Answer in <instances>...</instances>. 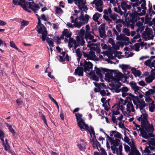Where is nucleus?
Returning <instances> with one entry per match:
<instances>
[{"label":"nucleus","mask_w":155,"mask_h":155,"mask_svg":"<svg viewBox=\"0 0 155 155\" xmlns=\"http://www.w3.org/2000/svg\"><path fill=\"white\" fill-rule=\"evenodd\" d=\"M83 66L84 69L82 67L78 66L76 69L75 70L74 73L75 75H78L79 76H83V71H84L85 72L87 71H89L90 69H92L93 68V64L90 61L87 62L85 61L84 63Z\"/></svg>","instance_id":"f257e3e1"},{"label":"nucleus","mask_w":155,"mask_h":155,"mask_svg":"<svg viewBox=\"0 0 155 155\" xmlns=\"http://www.w3.org/2000/svg\"><path fill=\"white\" fill-rule=\"evenodd\" d=\"M36 28H38L37 31L38 33L42 34L41 38L42 41H45L46 40L48 35V32L46 28L43 24L41 23V22L40 24H38V25L36 27Z\"/></svg>","instance_id":"f03ea898"},{"label":"nucleus","mask_w":155,"mask_h":155,"mask_svg":"<svg viewBox=\"0 0 155 155\" xmlns=\"http://www.w3.org/2000/svg\"><path fill=\"white\" fill-rule=\"evenodd\" d=\"M143 124H141V127L144 129L146 131H147L148 133H152L154 129L153 127V124H150V123L149 122L148 123H145V122H143Z\"/></svg>","instance_id":"7ed1b4c3"},{"label":"nucleus","mask_w":155,"mask_h":155,"mask_svg":"<svg viewBox=\"0 0 155 155\" xmlns=\"http://www.w3.org/2000/svg\"><path fill=\"white\" fill-rule=\"evenodd\" d=\"M132 11V13H130V16L131 18L130 21L132 24H134L135 22H136L137 20H139L140 19V18L138 17V13L137 11H134V9H133Z\"/></svg>","instance_id":"20e7f679"},{"label":"nucleus","mask_w":155,"mask_h":155,"mask_svg":"<svg viewBox=\"0 0 155 155\" xmlns=\"http://www.w3.org/2000/svg\"><path fill=\"white\" fill-rule=\"evenodd\" d=\"M75 115L76 117V120L77 121V124L81 130L84 129V127L81 124V123L83 122L84 120L82 118V115L80 113H76Z\"/></svg>","instance_id":"39448f33"},{"label":"nucleus","mask_w":155,"mask_h":155,"mask_svg":"<svg viewBox=\"0 0 155 155\" xmlns=\"http://www.w3.org/2000/svg\"><path fill=\"white\" fill-rule=\"evenodd\" d=\"M94 69L96 74L98 75L101 78H102L103 77V75L101 73V72L104 74L105 72H107L108 71V69L103 68H100L95 67Z\"/></svg>","instance_id":"423d86ee"},{"label":"nucleus","mask_w":155,"mask_h":155,"mask_svg":"<svg viewBox=\"0 0 155 155\" xmlns=\"http://www.w3.org/2000/svg\"><path fill=\"white\" fill-rule=\"evenodd\" d=\"M113 72L115 75L114 76V77H112V81H115V82L119 81L120 80L121 78L123 77L122 73L120 72L117 73L115 70Z\"/></svg>","instance_id":"0eeeda50"},{"label":"nucleus","mask_w":155,"mask_h":155,"mask_svg":"<svg viewBox=\"0 0 155 155\" xmlns=\"http://www.w3.org/2000/svg\"><path fill=\"white\" fill-rule=\"evenodd\" d=\"M145 30L146 31H144V33L143 34V37H146V36L147 35L148 36V40L153 39L154 37L153 35H152V37L151 38H150V35H152L151 33L152 32V30L150 28H149L148 27H147L146 28Z\"/></svg>","instance_id":"6e6552de"},{"label":"nucleus","mask_w":155,"mask_h":155,"mask_svg":"<svg viewBox=\"0 0 155 155\" xmlns=\"http://www.w3.org/2000/svg\"><path fill=\"white\" fill-rule=\"evenodd\" d=\"M112 138L109 141L111 145L113 147H118L120 145V140L117 138H115L114 140V137H112Z\"/></svg>","instance_id":"1a4fd4ad"},{"label":"nucleus","mask_w":155,"mask_h":155,"mask_svg":"<svg viewBox=\"0 0 155 155\" xmlns=\"http://www.w3.org/2000/svg\"><path fill=\"white\" fill-rule=\"evenodd\" d=\"M141 113H142V114L141 115L142 118V122H141V124H143V122H145V123H148L149 121L148 120V115L147 113H143V112L141 111Z\"/></svg>","instance_id":"9d476101"},{"label":"nucleus","mask_w":155,"mask_h":155,"mask_svg":"<svg viewBox=\"0 0 155 155\" xmlns=\"http://www.w3.org/2000/svg\"><path fill=\"white\" fill-rule=\"evenodd\" d=\"M136 129L137 130H140V134H141V136L143 138L146 139H147L149 137L147 132L143 129L140 128L139 129H138L137 128H136Z\"/></svg>","instance_id":"9b49d317"},{"label":"nucleus","mask_w":155,"mask_h":155,"mask_svg":"<svg viewBox=\"0 0 155 155\" xmlns=\"http://www.w3.org/2000/svg\"><path fill=\"white\" fill-rule=\"evenodd\" d=\"M131 71H132V73L136 77L137 76H140L141 74V72L140 70H137L136 69L134 68H131Z\"/></svg>","instance_id":"f8f14e48"},{"label":"nucleus","mask_w":155,"mask_h":155,"mask_svg":"<svg viewBox=\"0 0 155 155\" xmlns=\"http://www.w3.org/2000/svg\"><path fill=\"white\" fill-rule=\"evenodd\" d=\"M114 71V70L108 69V71L107 72V73L105 74V77L108 80L111 79L112 81V77H113L112 73Z\"/></svg>","instance_id":"ddd939ff"},{"label":"nucleus","mask_w":155,"mask_h":155,"mask_svg":"<svg viewBox=\"0 0 155 155\" xmlns=\"http://www.w3.org/2000/svg\"><path fill=\"white\" fill-rule=\"evenodd\" d=\"M155 76L153 75H150L148 77H146L145 79V80L147 83H150L152 82V81L155 79Z\"/></svg>","instance_id":"4468645a"},{"label":"nucleus","mask_w":155,"mask_h":155,"mask_svg":"<svg viewBox=\"0 0 155 155\" xmlns=\"http://www.w3.org/2000/svg\"><path fill=\"white\" fill-rule=\"evenodd\" d=\"M62 34L67 38L71 37L72 35L71 33H70L67 29H64V30L62 31Z\"/></svg>","instance_id":"2eb2a0df"},{"label":"nucleus","mask_w":155,"mask_h":155,"mask_svg":"<svg viewBox=\"0 0 155 155\" xmlns=\"http://www.w3.org/2000/svg\"><path fill=\"white\" fill-rule=\"evenodd\" d=\"M94 37L91 34V32H86L85 35V38L87 41V40L89 39L90 40H92Z\"/></svg>","instance_id":"dca6fc26"},{"label":"nucleus","mask_w":155,"mask_h":155,"mask_svg":"<svg viewBox=\"0 0 155 155\" xmlns=\"http://www.w3.org/2000/svg\"><path fill=\"white\" fill-rule=\"evenodd\" d=\"M101 16V14L99 13L98 12L95 13L93 16V19L95 21H97L100 17Z\"/></svg>","instance_id":"f3484780"},{"label":"nucleus","mask_w":155,"mask_h":155,"mask_svg":"<svg viewBox=\"0 0 155 155\" xmlns=\"http://www.w3.org/2000/svg\"><path fill=\"white\" fill-rule=\"evenodd\" d=\"M120 67L123 70V72H124L125 70L127 69H130L131 67L128 65L122 64V65H120Z\"/></svg>","instance_id":"a211bd4d"},{"label":"nucleus","mask_w":155,"mask_h":155,"mask_svg":"<svg viewBox=\"0 0 155 155\" xmlns=\"http://www.w3.org/2000/svg\"><path fill=\"white\" fill-rule=\"evenodd\" d=\"M6 126L8 127L10 131L12 134L15 135L16 134V133L15 130L13 129L11 125L9 124L8 123L6 124Z\"/></svg>","instance_id":"6ab92c4d"},{"label":"nucleus","mask_w":155,"mask_h":155,"mask_svg":"<svg viewBox=\"0 0 155 155\" xmlns=\"http://www.w3.org/2000/svg\"><path fill=\"white\" fill-rule=\"evenodd\" d=\"M47 43L48 44L49 46L50 47H53L54 46V42L53 39L47 37V38H46V40Z\"/></svg>","instance_id":"aec40b11"},{"label":"nucleus","mask_w":155,"mask_h":155,"mask_svg":"<svg viewBox=\"0 0 155 155\" xmlns=\"http://www.w3.org/2000/svg\"><path fill=\"white\" fill-rule=\"evenodd\" d=\"M18 5H20L23 9L25 10V11L29 13L31 12V11L28 9V8L27 6H25V5H23L22 4H21V3L20 2H18Z\"/></svg>","instance_id":"412c9836"},{"label":"nucleus","mask_w":155,"mask_h":155,"mask_svg":"<svg viewBox=\"0 0 155 155\" xmlns=\"http://www.w3.org/2000/svg\"><path fill=\"white\" fill-rule=\"evenodd\" d=\"M74 26L75 27L80 28L81 26H82L84 24L82 22L80 21L79 22L78 21L74 23Z\"/></svg>","instance_id":"4be33fe9"},{"label":"nucleus","mask_w":155,"mask_h":155,"mask_svg":"<svg viewBox=\"0 0 155 155\" xmlns=\"http://www.w3.org/2000/svg\"><path fill=\"white\" fill-rule=\"evenodd\" d=\"M98 31L100 34V36L101 38H104L106 37L105 31H101L100 28H98Z\"/></svg>","instance_id":"5701e85b"},{"label":"nucleus","mask_w":155,"mask_h":155,"mask_svg":"<svg viewBox=\"0 0 155 155\" xmlns=\"http://www.w3.org/2000/svg\"><path fill=\"white\" fill-rule=\"evenodd\" d=\"M155 105L154 104V101H153L151 103V106H149V110L150 112H154V109L155 108Z\"/></svg>","instance_id":"b1692460"},{"label":"nucleus","mask_w":155,"mask_h":155,"mask_svg":"<svg viewBox=\"0 0 155 155\" xmlns=\"http://www.w3.org/2000/svg\"><path fill=\"white\" fill-rule=\"evenodd\" d=\"M131 150L130 151H139L137 149L136 146L135 145V143L134 141H132V144L130 145Z\"/></svg>","instance_id":"393cba45"},{"label":"nucleus","mask_w":155,"mask_h":155,"mask_svg":"<svg viewBox=\"0 0 155 155\" xmlns=\"http://www.w3.org/2000/svg\"><path fill=\"white\" fill-rule=\"evenodd\" d=\"M77 4H80V5H82V6H84L86 4V0H77Z\"/></svg>","instance_id":"a878e982"},{"label":"nucleus","mask_w":155,"mask_h":155,"mask_svg":"<svg viewBox=\"0 0 155 155\" xmlns=\"http://www.w3.org/2000/svg\"><path fill=\"white\" fill-rule=\"evenodd\" d=\"M55 12L58 14L62 13L63 12V10L60 8L58 7H55Z\"/></svg>","instance_id":"bb28decb"},{"label":"nucleus","mask_w":155,"mask_h":155,"mask_svg":"<svg viewBox=\"0 0 155 155\" xmlns=\"http://www.w3.org/2000/svg\"><path fill=\"white\" fill-rule=\"evenodd\" d=\"M10 45L11 47L15 48L16 50H18L19 52H21V51L20 50H19L18 48L16 47L15 43L13 41H11L10 42Z\"/></svg>","instance_id":"cd10ccee"},{"label":"nucleus","mask_w":155,"mask_h":155,"mask_svg":"<svg viewBox=\"0 0 155 155\" xmlns=\"http://www.w3.org/2000/svg\"><path fill=\"white\" fill-rule=\"evenodd\" d=\"M132 104L131 101H128V103L127 105V111H129V112H130L131 111L130 110V107H132Z\"/></svg>","instance_id":"c85d7f7f"},{"label":"nucleus","mask_w":155,"mask_h":155,"mask_svg":"<svg viewBox=\"0 0 155 155\" xmlns=\"http://www.w3.org/2000/svg\"><path fill=\"white\" fill-rule=\"evenodd\" d=\"M111 147V150L113 151V153H115L116 151V153L117 154H118V149L116 147Z\"/></svg>","instance_id":"c756f323"},{"label":"nucleus","mask_w":155,"mask_h":155,"mask_svg":"<svg viewBox=\"0 0 155 155\" xmlns=\"http://www.w3.org/2000/svg\"><path fill=\"white\" fill-rule=\"evenodd\" d=\"M89 18L90 17L88 15L86 14L85 15L84 18L82 20L83 21H84V24L85 23H87L88 22Z\"/></svg>","instance_id":"7c9ffc66"},{"label":"nucleus","mask_w":155,"mask_h":155,"mask_svg":"<svg viewBox=\"0 0 155 155\" xmlns=\"http://www.w3.org/2000/svg\"><path fill=\"white\" fill-rule=\"evenodd\" d=\"M29 5V8L31 9L35 13H37V10L35 9L34 8L33 5L31 4V2H28Z\"/></svg>","instance_id":"2f4dec72"},{"label":"nucleus","mask_w":155,"mask_h":155,"mask_svg":"<svg viewBox=\"0 0 155 155\" xmlns=\"http://www.w3.org/2000/svg\"><path fill=\"white\" fill-rule=\"evenodd\" d=\"M124 36H125V35L123 34H121L119 36L118 35L116 38L117 40L123 41Z\"/></svg>","instance_id":"473e14b6"},{"label":"nucleus","mask_w":155,"mask_h":155,"mask_svg":"<svg viewBox=\"0 0 155 155\" xmlns=\"http://www.w3.org/2000/svg\"><path fill=\"white\" fill-rule=\"evenodd\" d=\"M118 125L120 128H121L122 129H124L127 130L128 132H130L129 130L127 128H126L125 127L124 123H122L121 122H120L119 123Z\"/></svg>","instance_id":"72a5a7b5"},{"label":"nucleus","mask_w":155,"mask_h":155,"mask_svg":"<svg viewBox=\"0 0 155 155\" xmlns=\"http://www.w3.org/2000/svg\"><path fill=\"white\" fill-rule=\"evenodd\" d=\"M151 141H149V143H147V144L149 146H150V145H151L152 146H155V139L154 138H151Z\"/></svg>","instance_id":"f704fd0d"},{"label":"nucleus","mask_w":155,"mask_h":155,"mask_svg":"<svg viewBox=\"0 0 155 155\" xmlns=\"http://www.w3.org/2000/svg\"><path fill=\"white\" fill-rule=\"evenodd\" d=\"M114 137L116 138L120 139H121L123 140H124L123 138L122 137V135L118 132H117L116 134H114Z\"/></svg>","instance_id":"c9c22d12"},{"label":"nucleus","mask_w":155,"mask_h":155,"mask_svg":"<svg viewBox=\"0 0 155 155\" xmlns=\"http://www.w3.org/2000/svg\"><path fill=\"white\" fill-rule=\"evenodd\" d=\"M123 32L127 36H129L130 35V30L127 28H124L123 31Z\"/></svg>","instance_id":"e433bc0d"},{"label":"nucleus","mask_w":155,"mask_h":155,"mask_svg":"<svg viewBox=\"0 0 155 155\" xmlns=\"http://www.w3.org/2000/svg\"><path fill=\"white\" fill-rule=\"evenodd\" d=\"M128 155H141L139 151H130Z\"/></svg>","instance_id":"4c0bfd02"},{"label":"nucleus","mask_w":155,"mask_h":155,"mask_svg":"<svg viewBox=\"0 0 155 155\" xmlns=\"http://www.w3.org/2000/svg\"><path fill=\"white\" fill-rule=\"evenodd\" d=\"M95 53L93 51H91L89 54V58H91V59H90L91 60H93V57L94 56H95Z\"/></svg>","instance_id":"58836bf2"},{"label":"nucleus","mask_w":155,"mask_h":155,"mask_svg":"<svg viewBox=\"0 0 155 155\" xmlns=\"http://www.w3.org/2000/svg\"><path fill=\"white\" fill-rule=\"evenodd\" d=\"M84 34L85 30L83 29H81L79 32L78 33V35L81 38L84 37Z\"/></svg>","instance_id":"ea45409f"},{"label":"nucleus","mask_w":155,"mask_h":155,"mask_svg":"<svg viewBox=\"0 0 155 155\" xmlns=\"http://www.w3.org/2000/svg\"><path fill=\"white\" fill-rule=\"evenodd\" d=\"M41 118L42 120L43 121L44 123L45 124V125L48 127V125L47 123V120L45 116L42 114L41 113Z\"/></svg>","instance_id":"a19ab883"},{"label":"nucleus","mask_w":155,"mask_h":155,"mask_svg":"<svg viewBox=\"0 0 155 155\" xmlns=\"http://www.w3.org/2000/svg\"><path fill=\"white\" fill-rule=\"evenodd\" d=\"M76 53L78 57H81L82 54L81 52L80 49L78 48L76 51Z\"/></svg>","instance_id":"79ce46f5"},{"label":"nucleus","mask_w":155,"mask_h":155,"mask_svg":"<svg viewBox=\"0 0 155 155\" xmlns=\"http://www.w3.org/2000/svg\"><path fill=\"white\" fill-rule=\"evenodd\" d=\"M93 144L94 145H95V147L98 149V147H100L101 146L100 144L97 141V140L96 139V140L94 141H93Z\"/></svg>","instance_id":"37998d69"},{"label":"nucleus","mask_w":155,"mask_h":155,"mask_svg":"<svg viewBox=\"0 0 155 155\" xmlns=\"http://www.w3.org/2000/svg\"><path fill=\"white\" fill-rule=\"evenodd\" d=\"M151 62V59H148L146 61L144 62V64L146 65L149 67L151 68H152L150 67V63Z\"/></svg>","instance_id":"c03bdc74"},{"label":"nucleus","mask_w":155,"mask_h":155,"mask_svg":"<svg viewBox=\"0 0 155 155\" xmlns=\"http://www.w3.org/2000/svg\"><path fill=\"white\" fill-rule=\"evenodd\" d=\"M126 72H127V74L124 73V74L125 75L124 77L125 79L129 78L130 77V75H129L130 72L128 71L125 70L124 73Z\"/></svg>","instance_id":"a18cd8bd"},{"label":"nucleus","mask_w":155,"mask_h":155,"mask_svg":"<svg viewBox=\"0 0 155 155\" xmlns=\"http://www.w3.org/2000/svg\"><path fill=\"white\" fill-rule=\"evenodd\" d=\"M90 130H88L89 132L90 133V135L91 136V137L92 136V134H95V131H94V129L93 127H92L91 126H90Z\"/></svg>","instance_id":"49530a36"},{"label":"nucleus","mask_w":155,"mask_h":155,"mask_svg":"<svg viewBox=\"0 0 155 155\" xmlns=\"http://www.w3.org/2000/svg\"><path fill=\"white\" fill-rule=\"evenodd\" d=\"M103 2L102 0H99L98 1H97L95 3V5L96 7H99V6L102 5Z\"/></svg>","instance_id":"de8ad7c7"},{"label":"nucleus","mask_w":155,"mask_h":155,"mask_svg":"<svg viewBox=\"0 0 155 155\" xmlns=\"http://www.w3.org/2000/svg\"><path fill=\"white\" fill-rule=\"evenodd\" d=\"M137 2L135 3H132L131 2L130 3V4L132 5L133 7L139 6L140 4L142 3V1H140L139 2Z\"/></svg>","instance_id":"09e8293b"},{"label":"nucleus","mask_w":155,"mask_h":155,"mask_svg":"<svg viewBox=\"0 0 155 155\" xmlns=\"http://www.w3.org/2000/svg\"><path fill=\"white\" fill-rule=\"evenodd\" d=\"M92 79L96 81H98L99 80V78L95 74H94V75L91 77Z\"/></svg>","instance_id":"8fccbe9b"},{"label":"nucleus","mask_w":155,"mask_h":155,"mask_svg":"<svg viewBox=\"0 0 155 155\" xmlns=\"http://www.w3.org/2000/svg\"><path fill=\"white\" fill-rule=\"evenodd\" d=\"M122 26V25L119 24L117 25L116 26V29L117 30L118 32H120L121 31V30L120 29V28Z\"/></svg>","instance_id":"3c124183"},{"label":"nucleus","mask_w":155,"mask_h":155,"mask_svg":"<svg viewBox=\"0 0 155 155\" xmlns=\"http://www.w3.org/2000/svg\"><path fill=\"white\" fill-rule=\"evenodd\" d=\"M88 45H87V47L89 48H91V46H97V44H94V43H91V41H89L87 42Z\"/></svg>","instance_id":"603ef678"},{"label":"nucleus","mask_w":155,"mask_h":155,"mask_svg":"<svg viewBox=\"0 0 155 155\" xmlns=\"http://www.w3.org/2000/svg\"><path fill=\"white\" fill-rule=\"evenodd\" d=\"M117 4L118 6V9H119V11L118 12V13H119V14H120V15H122L123 14V12L122 11L121 8H120V4L119 3L117 2Z\"/></svg>","instance_id":"864d4df0"},{"label":"nucleus","mask_w":155,"mask_h":155,"mask_svg":"<svg viewBox=\"0 0 155 155\" xmlns=\"http://www.w3.org/2000/svg\"><path fill=\"white\" fill-rule=\"evenodd\" d=\"M29 22L28 21L23 20L21 22V26H25L28 25Z\"/></svg>","instance_id":"5fc2aeb1"},{"label":"nucleus","mask_w":155,"mask_h":155,"mask_svg":"<svg viewBox=\"0 0 155 155\" xmlns=\"http://www.w3.org/2000/svg\"><path fill=\"white\" fill-rule=\"evenodd\" d=\"M81 124L83 125V126L84 127V129H85V130H89V127H88V125L86 124L84 121H83V122L81 123Z\"/></svg>","instance_id":"6e6d98bb"},{"label":"nucleus","mask_w":155,"mask_h":155,"mask_svg":"<svg viewBox=\"0 0 155 155\" xmlns=\"http://www.w3.org/2000/svg\"><path fill=\"white\" fill-rule=\"evenodd\" d=\"M146 104H139V107L138 108H139V109L141 111V110L143 109V108H144L146 106Z\"/></svg>","instance_id":"4d7b16f0"},{"label":"nucleus","mask_w":155,"mask_h":155,"mask_svg":"<svg viewBox=\"0 0 155 155\" xmlns=\"http://www.w3.org/2000/svg\"><path fill=\"white\" fill-rule=\"evenodd\" d=\"M121 90L122 93L126 92L128 91L129 89L127 87H124L121 88Z\"/></svg>","instance_id":"13d9d810"},{"label":"nucleus","mask_w":155,"mask_h":155,"mask_svg":"<svg viewBox=\"0 0 155 155\" xmlns=\"http://www.w3.org/2000/svg\"><path fill=\"white\" fill-rule=\"evenodd\" d=\"M117 15L116 14L114 13L113 15H110V17L114 21H115L117 19Z\"/></svg>","instance_id":"bf43d9fd"},{"label":"nucleus","mask_w":155,"mask_h":155,"mask_svg":"<svg viewBox=\"0 0 155 155\" xmlns=\"http://www.w3.org/2000/svg\"><path fill=\"white\" fill-rule=\"evenodd\" d=\"M2 145L4 147L5 150L6 151H8L10 149V146L9 145H7L5 144Z\"/></svg>","instance_id":"052dcab7"},{"label":"nucleus","mask_w":155,"mask_h":155,"mask_svg":"<svg viewBox=\"0 0 155 155\" xmlns=\"http://www.w3.org/2000/svg\"><path fill=\"white\" fill-rule=\"evenodd\" d=\"M105 24H103L101 25L100 27H99V28H100L101 31V30L102 31H105Z\"/></svg>","instance_id":"680f3d73"},{"label":"nucleus","mask_w":155,"mask_h":155,"mask_svg":"<svg viewBox=\"0 0 155 155\" xmlns=\"http://www.w3.org/2000/svg\"><path fill=\"white\" fill-rule=\"evenodd\" d=\"M135 50L137 51H138L139 50L140 46L139 43H136L135 44Z\"/></svg>","instance_id":"e2e57ef3"},{"label":"nucleus","mask_w":155,"mask_h":155,"mask_svg":"<svg viewBox=\"0 0 155 155\" xmlns=\"http://www.w3.org/2000/svg\"><path fill=\"white\" fill-rule=\"evenodd\" d=\"M124 149L126 152H130V147L127 145H124Z\"/></svg>","instance_id":"0e129e2a"},{"label":"nucleus","mask_w":155,"mask_h":155,"mask_svg":"<svg viewBox=\"0 0 155 155\" xmlns=\"http://www.w3.org/2000/svg\"><path fill=\"white\" fill-rule=\"evenodd\" d=\"M120 114V112L119 110V109L117 110L116 111H113V115H117Z\"/></svg>","instance_id":"69168bd1"},{"label":"nucleus","mask_w":155,"mask_h":155,"mask_svg":"<svg viewBox=\"0 0 155 155\" xmlns=\"http://www.w3.org/2000/svg\"><path fill=\"white\" fill-rule=\"evenodd\" d=\"M131 88L133 89L136 86H137L135 82H131L130 83Z\"/></svg>","instance_id":"338daca9"},{"label":"nucleus","mask_w":155,"mask_h":155,"mask_svg":"<svg viewBox=\"0 0 155 155\" xmlns=\"http://www.w3.org/2000/svg\"><path fill=\"white\" fill-rule=\"evenodd\" d=\"M100 150L101 151V155H107V153L103 148H101Z\"/></svg>","instance_id":"774afa93"}]
</instances>
